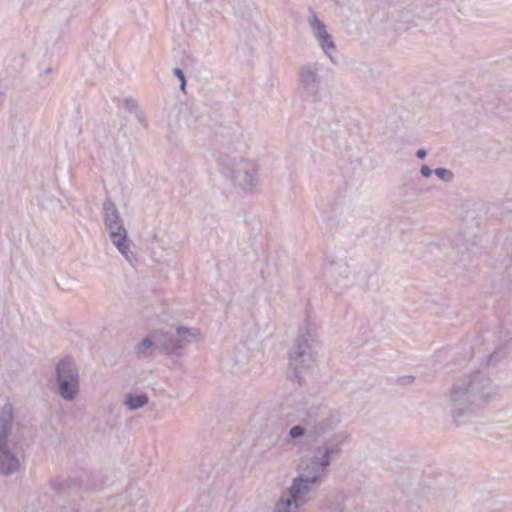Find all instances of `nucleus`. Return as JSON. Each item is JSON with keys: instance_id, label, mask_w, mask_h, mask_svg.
<instances>
[{"instance_id": "obj_22", "label": "nucleus", "mask_w": 512, "mask_h": 512, "mask_svg": "<svg viewBox=\"0 0 512 512\" xmlns=\"http://www.w3.org/2000/svg\"><path fill=\"white\" fill-rule=\"evenodd\" d=\"M426 155H427V152H426V150H424V149H418V150L416 151V156H417L418 158H420V159L425 158V157H426Z\"/></svg>"}, {"instance_id": "obj_13", "label": "nucleus", "mask_w": 512, "mask_h": 512, "mask_svg": "<svg viewBox=\"0 0 512 512\" xmlns=\"http://www.w3.org/2000/svg\"><path fill=\"white\" fill-rule=\"evenodd\" d=\"M160 331H156L151 336L146 337L142 339L136 346H135V353L138 357L143 358L149 356L153 349H161L162 345L157 343V338Z\"/></svg>"}, {"instance_id": "obj_19", "label": "nucleus", "mask_w": 512, "mask_h": 512, "mask_svg": "<svg viewBox=\"0 0 512 512\" xmlns=\"http://www.w3.org/2000/svg\"><path fill=\"white\" fill-rule=\"evenodd\" d=\"M305 428L302 426H294L289 431V436L291 439H298L305 434Z\"/></svg>"}, {"instance_id": "obj_14", "label": "nucleus", "mask_w": 512, "mask_h": 512, "mask_svg": "<svg viewBox=\"0 0 512 512\" xmlns=\"http://www.w3.org/2000/svg\"><path fill=\"white\" fill-rule=\"evenodd\" d=\"M341 421V417L337 412H329V414L317 422L314 426L315 434L322 435L329 430L334 429Z\"/></svg>"}, {"instance_id": "obj_6", "label": "nucleus", "mask_w": 512, "mask_h": 512, "mask_svg": "<svg viewBox=\"0 0 512 512\" xmlns=\"http://www.w3.org/2000/svg\"><path fill=\"white\" fill-rule=\"evenodd\" d=\"M317 487L319 486L297 475L293 478L286 493L276 503L274 512H296L314 499Z\"/></svg>"}, {"instance_id": "obj_17", "label": "nucleus", "mask_w": 512, "mask_h": 512, "mask_svg": "<svg viewBox=\"0 0 512 512\" xmlns=\"http://www.w3.org/2000/svg\"><path fill=\"white\" fill-rule=\"evenodd\" d=\"M434 174L443 182L450 183L454 179V174L451 170L443 167L436 168Z\"/></svg>"}, {"instance_id": "obj_21", "label": "nucleus", "mask_w": 512, "mask_h": 512, "mask_svg": "<svg viewBox=\"0 0 512 512\" xmlns=\"http://www.w3.org/2000/svg\"><path fill=\"white\" fill-rule=\"evenodd\" d=\"M433 172H434V170H431L429 166H427V165L421 166L420 173L423 177L429 178Z\"/></svg>"}, {"instance_id": "obj_10", "label": "nucleus", "mask_w": 512, "mask_h": 512, "mask_svg": "<svg viewBox=\"0 0 512 512\" xmlns=\"http://www.w3.org/2000/svg\"><path fill=\"white\" fill-rule=\"evenodd\" d=\"M308 24L311 30V34L317 42L318 46L321 48L322 52L331 61H333V58L337 52V47L334 41V37L329 31L327 25L321 19H319L315 13H312L309 16Z\"/></svg>"}, {"instance_id": "obj_3", "label": "nucleus", "mask_w": 512, "mask_h": 512, "mask_svg": "<svg viewBox=\"0 0 512 512\" xmlns=\"http://www.w3.org/2000/svg\"><path fill=\"white\" fill-rule=\"evenodd\" d=\"M316 325L306 321L298 330L294 344L289 353V366L298 382L304 381L316 368Z\"/></svg>"}, {"instance_id": "obj_9", "label": "nucleus", "mask_w": 512, "mask_h": 512, "mask_svg": "<svg viewBox=\"0 0 512 512\" xmlns=\"http://www.w3.org/2000/svg\"><path fill=\"white\" fill-rule=\"evenodd\" d=\"M200 332L196 328L178 326L174 332L160 331L157 343L162 345V350L167 354L178 355L186 345L198 341Z\"/></svg>"}, {"instance_id": "obj_18", "label": "nucleus", "mask_w": 512, "mask_h": 512, "mask_svg": "<svg viewBox=\"0 0 512 512\" xmlns=\"http://www.w3.org/2000/svg\"><path fill=\"white\" fill-rule=\"evenodd\" d=\"M109 233V238L113 236L114 233H125L127 230L125 229L123 222H120L118 224H114L111 226L106 227Z\"/></svg>"}, {"instance_id": "obj_8", "label": "nucleus", "mask_w": 512, "mask_h": 512, "mask_svg": "<svg viewBox=\"0 0 512 512\" xmlns=\"http://www.w3.org/2000/svg\"><path fill=\"white\" fill-rule=\"evenodd\" d=\"M56 385L59 396L66 402H73L80 395V375L76 365L68 359L56 365Z\"/></svg>"}, {"instance_id": "obj_2", "label": "nucleus", "mask_w": 512, "mask_h": 512, "mask_svg": "<svg viewBox=\"0 0 512 512\" xmlns=\"http://www.w3.org/2000/svg\"><path fill=\"white\" fill-rule=\"evenodd\" d=\"M247 150V143L238 139L225 146L218 158L222 175L245 193L255 191L260 184L258 166L254 160L245 156Z\"/></svg>"}, {"instance_id": "obj_1", "label": "nucleus", "mask_w": 512, "mask_h": 512, "mask_svg": "<svg viewBox=\"0 0 512 512\" xmlns=\"http://www.w3.org/2000/svg\"><path fill=\"white\" fill-rule=\"evenodd\" d=\"M497 395L498 386L486 373L476 371L463 375L445 394L452 423L456 426L471 423Z\"/></svg>"}, {"instance_id": "obj_12", "label": "nucleus", "mask_w": 512, "mask_h": 512, "mask_svg": "<svg viewBox=\"0 0 512 512\" xmlns=\"http://www.w3.org/2000/svg\"><path fill=\"white\" fill-rule=\"evenodd\" d=\"M113 245L117 248L119 253L129 262L133 263L136 259L133 252L132 242L128 238L127 231L125 233H114L110 238Z\"/></svg>"}, {"instance_id": "obj_15", "label": "nucleus", "mask_w": 512, "mask_h": 512, "mask_svg": "<svg viewBox=\"0 0 512 512\" xmlns=\"http://www.w3.org/2000/svg\"><path fill=\"white\" fill-rule=\"evenodd\" d=\"M130 505L132 512H146L149 506L147 498L144 494L135 488L129 490Z\"/></svg>"}, {"instance_id": "obj_11", "label": "nucleus", "mask_w": 512, "mask_h": 512, "mask_svg": "<svg viewBox=\"0 0 512 512\" xmlns=\"http://www.w3.org/2000/svg\"><path fill=\"white\" fill-rule=\"evenodd\" d=\"M149 402L150 398L148 394L139 390L128 391L124 393L122 397V405L131 412L146 407Z\"/></svg>"}, {"instance_id": "obj_20", "label": "nucleus", "mask_w": 512, "mask_h": 512, "mask_svg": "<svg viewBox=\"0 0 512 512\" xmlns=\"http://www.w3.org/2000/svg\"><path fill=\"white\" fill-rule=\"evenodd\" d=\"M174 72V75L178 77V79L180 80L181 84H180V89L182 91H184V88H185V84H186V80H185V75L183 73V71L180 69V68H175L173 70Z\"/></svg>"}, {"instance_id": "obj_4", "label": "nucleus", "mask_w": 512, "mask_h": 512, "mask_svg": "<svg viewBox=\"0 0 512 512\" xmlns=\"http://www.w3.org/2000/svg\"><path fill=\"white\" fill-rule=\"evenodd\" d=\"M348 439L349 434L345 431L334 433L314 450L311 457L302 461L298 468V476L320 486L327 478L333 457L340 454L342 445Z\"/></svg>"}, {"instance_id": "obj_16", "label": "nucleus", "mask_w": 512, "mask_h": 512, "mask_svg": "<svg viewBox=\"0 0 512 512\" xmlns=\"http://www.w3.org/2000/svg\"><path fill=\"white\" fill-rule=\"evenodd\" d=\"M103 209L105 227L123 222L116 206L110 200L104 202Z\"/></svg>"}, {"instance_id": "obj_5", "label": "nucleus", "mask_w": 512, "mask_h": 512, "mask_svg": "<svg viewBox=\"0 0 512 512\" xmlns=\"http://www.w3.org/2000/svg\"><path fill=\"white\" fill-rule=\"evenodd\" d=\"M17 426L12 404L5 403L0 408V475L5 477L19 472L21 468L22 454L13 438Z\"/></svg>"}, {"instance_id": "obj_7", "label": "nucleus", "mask_w": 512, "mask_h": 512, "mask_svg": "<svg viewBox=\"0 0 512 512\" xmlns=\"http://www.w3.org/2000/svg\"><path fill=\"white\" fill-rule=\"evenodd\" d=\"M323 70V64L317 61L307 62L299 68L297 91L303 100L316 102L321 99L325 87Z\"/></svg>"}]
</instances>
